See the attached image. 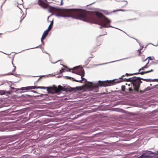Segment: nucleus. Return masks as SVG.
Listing matches in <instances>:
<instances>
[{"label":"nucleus","mask_w":158,"mask_h":158,"mask_svg":"<svg viewBox=\"0 0 158 158\" xmlns=\"http://www.w3.org/2000/svg\"><path fill=\"white\" fill-rule=\"evenodd\" d=\"M52 14H55L57 16L73 17L77 19L85 20L87 18V14L89 12L87 10H48Z\"/></svg>","instance_id":"nucleus-1"},{"label":"nucleus","mask_w":158,"mask_h":158,"mask_svg":"<svg viewBox=\"0 0 158 158\" xmlns=\"http://www.w3.org/2000/svg\"><path fill=\"white\" fill-rule=\"evenodd\" d=\"M125 76V75H123L121 77L119 78L122 79L123 81H130L131 86H132V85L133 89L135 91H139L140 84L142 82L141 81V80L146 81V79L141 78L139 77H134L128 79L123 78V77ZM129 89L130 92H132V91H133V89H132V87L129 88Z\"/></svg>","instance_id":"nucleus-2"},{"label":"nucleus","mask_w":158,"mask_h":158,"mask_svg":"<svg viewBox=\"0 0 158 158\" xmlns=\"http://www.w3.org/2000/svg\"><path fill=\"white\" fill-rule=\"evenodd\" d=\"M35 88L40 89H47V90L48 91H54L56 93H58L60 92L61 91H64V88L62 87L61 85H59L58 87L55 86H54L53 87H45L44 86H30L26 87H22L20 88L17 89L19 90H25L27 91L31 89H34Z\"/></svg>","instance_id":"nucleus-3"},{"label":"nucleus","mask_w":158,"mask_h":158,"mask_svg":"<svg viewBox=\"0 0 158 158\" xmlns=\"http://www.w3.org/2000/svg\"><path fill=\"white\" fill-rule=\"evenodd\" d=\"M37 2L42 8L48 10H84L81 9H60L56 6H50L47 0H37Z\"/></svg>","instance_id":"nucleus-4"},{"label":"nucleus","mask_w":158,"mask_h":158,"mask_svg":"<svg viewBox=\"0 0 158 158\" xmlns=\"http://www.w3.org/2000/svg\"><path fill=\"white\" fill-rule=\"evenodd\" d=\"M110 20L108 18H106L105 19L102 20H98L97 21L96 24L101 26L100 27V28H102V27H106L107 25L108 24L110 23Z\"/></svg>","instance_id":"nucleus-5"},{"label":"nucleus","mask_w":158,"mask_h":158,"mask_svg":"<svg viewBox=\"0 0 158 158\" xmlns=\"http://www.w3.org/2000/svg\"><path fill=\"white\" fill-rule=\"evenodd\" d=\"M114 83V81H99L97 85L99 86L106 87L112 85Z\"/></svg>","instance_id":"nucleus-6"},{"label":"nucleus","mask_w":158,"mask_h":158,"mask_svg":"<svg viewBox=\"0 0 158 158\" xmlns=\"http://www.w3.org/2000/svg\"><path fill=\"white\" fill-rule=\"evenodd\" d=\"M144 62H146V65L139 70V72H140L141 70H144L145 69H146L148 68V65L149 63V60H148L147 59H145V60H143L141 63V65H143L144 64H143Z\"/></svg>","instance_id":"nucleus-7"},{"label":"nucleus","mask_w":158,"mask_h":158,"mask_svg":"<svg viewBox=\"0 0 158 158\" xmlns=\"http://www.w3.org/2000/svg\"><path fill=\"white\" fill-rule=\"evenodd\" d=\"M16 2H17L18 4L17 6L19 8V9H20V10H22V7L25 8L23 7V1L22 0H17V1H15V4H16ZM25 9H26V10L27 8H25Z\"/></svg>","instance_id":"nucleus-8"},{"label":"nucleus","mask_w":158,"mask_h":158,"mask_svg":"<svg viewBox=\"0 0 158 158\" xmlns=\"http://www.w3.org/2000/svg\"><path fill=\"white\" fill-rule=\"evenodd\" d=\"M153 69H152L149 71H145V72H139L138 73H135L133 74H128V73H126V75L127 76H128L133 75H137L138 74L143 75L145 73H149L150 72H153Z\"/></svg>","instance_id":"nucleus-9"},{"label":"nucleus","mask_w":158,"mask_h":158,"mask_svg":"<svg viewBox=\"0 0 158 158\" xmlns=\"http://www.w3.org/2000/svg\"><path fill=\"white\" fill-rule=\"evenodd\" d=\"M94 13H95L96 16L99 19V20H103L107 18L103 14L97 11L94 12Z\"/></svg>","instance_id":"nucleus-10"},{"label":"nucleus","mask_w":158,"mask_h":158,"mask_svg":"<svg viewBox=\"0 0 158 158\" xmlns=\"http://www.w3.org/2000/svg\"><path fill=\"white\" fill-rule=\"evenodd\" d=\"M49 31L47 30L44 32L42 35L41 38V41L43 44H44L43 40L45 39V37L48 35Z\"/></svg>","instance_id":"nucleus-11"},{"label":"nucleus","mask_w":158,"mask_h":158,"mask_svg":"<svg viewBox=\"0 0 158 158\" xmlns=\"http://www.w3.org/2000/svg\"><path fill=\"white\" fill-rule=\"evenodd\" d=\"M81 78L82 79V80H74V81H75L77 82H80L81 83L83 81L85 80V81H86L87 80L86 79H85V78L83 77V76H84V70H83V71L82 72V74L81 75Z\"/></svg>","instance_id":"nucleus-12"},{"label":"nucleus","mask_w":158,"mask_h":158,"mask_svg":"<svg viewBox=\"0 0 158 158\" xmlns=\"http://www.w3.org/2000/svg\"><path fill=\"white\" fill-rule=\"evenodd\" d=\"M86 85L89 88H94L96 87V86L93 85L92 82H88L86 84Z\"/></svg>","instance_id":"nucleus-13"},{"label":"nucleus","mask_w":158,"mask_h":158,"mask_svg":"<svg viewBox=\"0 0 158 158\" xmlns=\"http://www.w3.org/2000/svg\"><path fill=\"white\" fill-rule=\"evenodd\" d=\"M143 49V48H140L136 52V53L139 56H140L141 54V50Z\"/></svg>","instance_id":"nucleus-14"},{"label":"nucleus","mask_w":158,"mask_h":158,"mask_svg":"<svg viewBox=\"0 0 158 158\" xmlns=\"http://www.w3.org/2000/svg\"><path fill=\"white\" fill-rule=\"evenodd\" d=\"M53 24V20H52V21L51 22V23L49 25V26L48 27V29H47V30H48V31H49L51 30V28H52Z\"/></svg>","instance_id":"nucleus-15"},{"label":"nucleus","mask_w":158,"mask_h":158,"mask_svg":"<svg viewBox=\"0 0 158 158\" xmlns=\"http://www.w3.org/2000/svg\"><path fill=\"white\" fill-rule=\"evenodd\" d=\"M142 156H145L146 158H150L151 157L150 154L148 153H145L142 155Z\"/></svg>","instance_id":"nucleus-16"},{"label":"nucleus","mask_w":158,"mask_h":158,"mask_svg":"<svg viewBox=\"0 0 158 158\" xmlns=\"http://www.w3.org/2000/svg\"><path fill=\"white\" fill-rule=\"evenodd\" d=\"M20 14L19 15L20 16H21V18H22V19H23L25 16V15H23V12L22 10L20 11Z\"/></svg>","instance_id":"nucleus-17"},{"label":"nucleus","mask_w":158,"mask_h":158,"mask_svg":"<svg viewBox=\"0 0 158 158\" xmlns=\"http://www.w3.org/2000/svg\"><path fill=\"white\" fill-rule=\"evenodd\" d=\"M77 68H78V67H74V68H73V69H69V71H71V70H73V71H72V73H76V74H77V73L76 72H75V71L74 70H75V69H77Z\"/></svg>","instance_id":"nucleus-18"},{"label":"nucleus","mask_w":158,"mask_h":158,"mask_svg":"<svg viewBox=\"0 0 158 158\" xmlns=\"http://www.w3.org/2000/svg\"><path fill=\"white\" fill-rule=\"evenodd\" d=\"M122 88V90L124 92L125 91V85H123L121 87Z\"/></svg>","instance_id":"nucleus-19"},{"label":"nucleus","mask_w":158,"mask_h":158,"mask_svg":"<svg viewBox=\"0 0 158 158\" xmlns=\"http://www.w3.org/2000/svg\"><path fill=\"white\" fill-rule=\"evenodd\" d=\"M6 0H0V2L2 3V5L4 3Z\"/></svg>","instance_id":"nucleus-20"},{"label":"nucleus","mask_w":158,"mask_h":158,"mask_svg":"<svg viewBox=\"0 0 158 158\" xmlns=\"http://www.w3.org/2000/svg\"><path fill=\"white\" fill-rule=\"evenodd\" d=\"M5 91L4 90H0V94L1 95H3L5 94Z\"/></svg>","instance_id":"nucleus-21"},{"label":"nucleus","mask_w":158,"mask_h":158,"mask_svg":"<svg viewBox=\"0 0 158 158\" xmlns=\"http://www.w3.org/2000/svg\"><path fill=\"white\" fill-rule=\"evenodd\" d=\"M146 59H147L148 60H149H149H153V59L151 57H148Z\"/></svg>","instance_id":"nucleus-22"},{"label":"nucleus","mask_w":158,"mask_h":158,"mask_svg":"<svg viewBox=\"0 0 158 158\" xmlns=\"http://www.w3.org/2000/svg\"><path fill=\"white\" fill-rule=\"evenodd\" d=\"M87 8L89 9V10H97L95 8H89V7H88Z\"/></svg>","instance_id":"nucleus-23"},{"label":"nucleus","mask_w":158,"mask_h":158,"mask_svg":"<svg viewBox=\"0 0 158 158\" xmlns=\"http://www.w3.org/2000/svg\"><path fill=\"white\" fill-rule=\"evenodd\" d=\"M67 77V79H72L73 80V81H74V80H75V79H74L73 78H72L71 77Z\"/></svg>","instance_id":"nucleus-24"},{"label":"nucleus","mask_w":158,"mask_h":158,"mask_svg":"<svg viewBox=\"0 0 158 158\" xmlns=\"http://www.w3.org/2000/svg\"><path fill=\"white\" fill-rule=\"evenodd\" d=\"M139 158H146L145 156H142V155L140 156Z\"/></svg>","instance_id":"nucleus-25"},{"label":"nucleus","mask_w":158,"mask_h":158,"mask_svg":"<svg viewBox=\"0 0 158 158\" xmlns=\"http://www.w3.org/2000/svg\"><path fill=\"white\" fill-rule=\"evenodd\" d=\"M64 72L63 70H60V73H62Z\"/></svg>","instance_id":"nucleus-26"},{"label":"nucleus","mask_w":158,"mask_h":158,"mask_svg":"<svg viewBox=\"0 0 158 158\" xmlns=\"http://www.w3.org/2000/svg\"><path fill=\"white\" fill-rule=\"evenodd\" d=\"M154 81H158V79H155L154 80Z\"/></svg>","instance_id":"nucleus-27"},{"label":"nucleus","mask_w":158,"mask_h":158,"mask_svg":"<svg viewBox=\"0 0 158 158\" xmlns=\"http://www.w3.org/2000/svg\"><path fill=\"white\" fill-rule=\"evenodd\" d=\"M63 0H61V3L60 5H63Z\"/></svg>","instance_id":"nucleus-28"},{"label":"nucleus","mask_w":158,"mask_h":158,"mask_svg":"<svg viewBox=\"0 0 158 158\" xmlns=\"http://www.w3.org/2000/svg\"><path fill=\"white\" fill-rule=\"evenodd\" d=\"M124 2H126V4H127V1H125Z\"/></svg>","instance_id":"nucleus-29"},{"label":"nucleus","mask_w":158,"mask_h":158,"mask_svg":"<svg viewBox=\"0 0 158 158\" xmlns=\"http://www.w3.org/2000/svg\"><path fill=\"white\" fill-rule=\"evenodd\" d=\"M146 62H144V63H143V64H143V65H146Z\"/></svg>","instance_id":"nucleus-30"},{"label":"nucleus","mask_w":158,"mask_h":158,"mask_svg":"<svg viewBox=\"0 0 158 158\" xmlns=\"http://www.w3.org/2000/svg\"><path fill=\"white\" fill-rule=\"evenodd\" d=\"M90 5H87V7H88V6H90Z\"/></svg>","instance_id":"nucleus-31"},{"label":"nucleus","mask_w":158,"mask_h":158,"mask_svg":"<svg viewBox=\"0 0 158 158\" xmlns=\"http://www.w3.org/2000/svg\"><path fill=\"white\" fill-rule=\"evenodd\" d=\"M157 158H158V156L157 157Z\"/></svg>","instance_id":"nucleus-32"},{"label":"nucleus","mask_w":158,"mask_h":158,"mask_svg":"<svg viewBox=\"0 0 158 158\" xmlns=\"http://www.w3.org/2000/svg\"><path fill=\"white\" fill-rule=\"evenodd\" d=\"M118 10H119V9H118Z\"/></svg>","instance_id":"nucleus-33"}]
</instances>
